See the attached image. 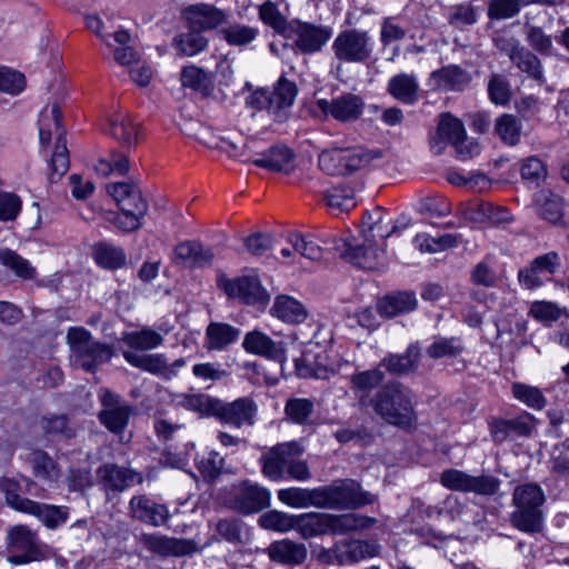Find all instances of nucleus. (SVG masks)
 <instances>
[{
  "instance_id": "nucleus-1",
  "label": "nucleus",
  "mask_w": 569,
  "mask_h": 569,
  "mask_svg": "<svg viewBox=\"0 0 569 569\" xmlns=\"http://www.w3.org/2000/svg\"><path fill=\"white\" fill-rule=\"evenodd\" d=\"M378 416L386 422L401 429H411L417 425L413 392L400 382L383 386L372 399Z\"/></svg>"
},
{
  "instance_id": "nucleus-2",
  "label": "nucleus",
  "mask_w": 569,
  "mask_h": 569,
  "mask_svg": "<svg viewBox=\"0 0 569 569\" xmlns=\"http://www.w3.org/2000/svg\"><path fill=\"white\" fill-rule=\"evenodd\" d=\"M546 496L540 486L525 483L517 486L512 495L515 510L510 515V521L515 528L526 533L541 531L543 526L542 505Z\"/></svg>"
},
{
  "instance_id": "nucleus-3",
  "label": "nucleus",
  "mask_w": 569,
  "mask_h": 569,
  "mask_svg": "<svg viewBox=\"0 0 569 569\" xmlns=\"http://www.w3.org/2000/svg\"><path fill=\"white\" fill-rule=\"evenodd\" d=\"M70 363L74 368L94 372L114 355L112 346L94 340L91 332L82 327H71L67 332Z\"/></svg>"
},
{
  "instance_id": "nucleus-4",
  "label": "nucleus",
  "mask_w": 569,
  "mask_h": 569,
  "mask_svg": "<svg viewBox=\"0 0 569 569\" xmlns=\"http://www.w3.org/2000/svg\"><path fill=\"white\" fill-rule=\"evenodd\" d=\"M57 134L56 148L51 157L50 180L61 178L69 169V151L67 148L66 130L61 124V111L58 103L50 109L44 108L39 117V140L42 146H48L52 133Z\"/></svg>"
},
{
  "instance_id": "nucleus-5",
  "label": "nucleus",
  "mask_w": 569,
  "mask_h": 569,
  "mask_svg": "<svg viewBox=\"0 0 569 569\" xmlns=\"http://www.w3.org/2000/svg\"><path fill=\"white\" fill-rule=\"evenodd\" d=\"M429 144L435 154H441L450 144L460 160L472 158L479 153V144L467 140L463 123L449 113L440 116L437 131L430 137Z\"/></svg>"
},
{
  "instance_id": "nucleus-6",
  "label": "nucleus",
  "mask_w": 569,
  "mask_h": 569,
  "mask_svg": "<svg viewBox=\"0 0 569 569\" xmlns=\"http://www.w3.org/2000/svg\"><path fill=\"white\" fill-rule=\"evenodd\" d=\"M319 496L320 508L323 509H356L376 500L375 495L362 490L357 481L350 479L319 487Z\"/></svg>"
},
{
  "instance_id": "nucleus-7",
  "label": "nucleus",
  "mask_w": 569,
  "mask_h": 569,
  "mask_svg": "<svg viewBox=\"0 0 569 569\" xmlns=\"http://www.w3.org/2000/svg\"><path fill=\"white\" fill-rule=\"evenodd\" d=\"M372 159V153L361 147H332L319 153L318 166L328 174L339 176L360 170L369 164Z\"/></svg>"
},
{
  "instance_id": "nucleus-8",
  "label": "nucleus",
  "mask_w": 569,
  "mask_h": 569,
  "mask_svg": "<svg viewBox=\"0 0 569 569\" xmlns=\"http://www.w3.org/2000/svg\"><path fill=\"white\" fill-rule=\"evenodd\" d=\"M373 47V39L368 31L353 28L340 31L332 42L335 58L345 63L367 61Z\"/></svg>"
},
{
  "instance_id": "nucleus-9",
  "label": "nucleus",
  "mask_w": 569,
  "mask_h": 569,
  "mask_svg": "<svg viewBox=\"0 0 569 569\" xmlns=\"http://www.w3.org/2000/svg\"><path fill=\"white\" fill-rule=\"evenodd\" d=\"M303 448L297 441H287L267 448L259 458L261 473L271 481H282L286 479L291 459L301 457Z\"/></svg>"
},
{
  "instance_id": "nucleus-10",
  "label": "nucleus",
  "mask_w": 569,
  "mask_h": 569,
  "mask_svg": "<svg viewBox=\"0 0 569 569\" xmlns=\"http://www.w3.org/2000/svg\"><path fill=\"white\" fill-rule=\"evenodd\" d=\"M440 483L452 491L492 496L500 487V481L492 476H471L462 470L448 469L440 476Z\"/></svg>"
},
{
  "instance_id": "nucleus-11",
  "label": "nucleus",
  "mask_w": 569,
  "mask_h": 569,
  "mask_svg": "<svg viewBox=\"0 0 569 569\" xmlns=\"http://www.w3.org/2000/svg\"><path fill=\"white\" fill-rule=\"evenodd\" d=\"M8 546L21 555L8 557V561L12 565H26L32 561L43 559L44 555L41 550L37 531L26 525H17L8 530Z\"/></svg>"
},
{
  "instance_id": "nucleus-12",
  "label": "nucleus",
  "mask_w": 569,
  "mask_h": 569,
  "mask_svg": "<svg viewBox=\"0 0 569 569\" xmlns=\"http://www.w3.org/2000/svg\"><path fill=\"white\" fill-rule=\"evenodd\" d=\"M271 492L257 482L249 480L233 487L230 507L241 513L259 512L270 505Z\"/></svg>"
},
{
  "instance_id": "nucleus-13",
  "label": "nucleus",
  "mask_w": 569,
  "mask_h": 569,
  "mask_svg": "<svg viewBox=\"0 0 569 569\" xmlns=\"http://www.w3.org/2000/svg\"><path fill=\"white\" fill-rule=\"evenodd\" d=\"M345 247L342 253L345 259L361 268L375 270L386 263L385 240L378 237H371L370 242L363 239L362 243L357 244L346 241Z\"/></svg>"
},
{
  "instance_id": "nucleus-14",
  "label": "nucleus",
  "mask_w": 569,
  "mask_h": 569,
  "mask_svg": "<svg viewBox=\"0 0 569 569\" xmlns=\"http://www.w3.org/2000/svg\"><path fill=\"white\" fill-rule=\"evenodd\" d=\"M316 104L326 117H331L339 122L358 120L365 108L363 99L350 92L340 94L331 100L319 99Z\"/></svg>"
},
{
  "instance_id": "nucleus-15",
  "label": "nucleus",
  "mask_w": 569,
  "mask_h": 569,
  "mask_svg": "<svg viewBox=\"0 0 569 569\" xmlns=\"http://www.w3.org/2000/svg\"><path fill=\"white\" fill-rule=\"evenodd\" d=\"M258 406L249 397L238 398L231 402L218 400L214 417L222 423L241 428L256 422Z\"/></svg>"
},
{
  "instance_id": "nucleus-16",
  "label": "nucleus",
  "mask_w": 569,
  "mask_h": 569,
  "mask_svg": "<svg viewBox=\"0 0 569 569\" xmlns=\"http://www.w3.org/2000/svg\"><path fill=\"white\" fill-rule=\"evenodd\" d=\"M182 17L192 30L200 32L214 30L228 21V13L211 3H194L182 10Z\"/></svg>"
},
{
  "instance_id": "nucleus-17",
  "label": "nucleus",
  "mask_w": 569,
  "mask_h": 569,
  "mask_svg": "<svg viewBox=\"0 0 569 569\" xmlns=\"http://www.w3.org/2000/svg\"><path fill=\"white\" fill-rule=\"evenodd\" d=\"M113 41L109 47L112 50L114 61L128 69L130 78L138 86H142V67L140 63V54L129 43L131 36L127 30H118L112 34Z\"/></svg>"
},
{
  "instance_id": "nucleus-18",
  "label": "nucleus",
  "mask_w": 569,
  "mask_h": 569,
  "mask_svg": "<svg viewBox=\"0 0 569 569\" xmlns=\"http://www.w3.org/2000/svg\"><path fill=\"white\" fill-rule=\"evenodd\" d=\"M496 47L508 54L510 60L523 72L530 77L539 79L542 74L540 60L528 49H526L519 40L510 38H497Z\"/></svg>"
},
{
  "instance_id": "nucleus-19",
  "label": "nucleus",
  "mask_w": 569,
  "mask_h": 569,
  "mask_svg": "<svg viewBox=\"0 0 569 569\" xmlns=\"http://www.w3.org/2000/svg\"><path fill=\"white\" fill-rule=\"evenodd\" d=\"M158 399L164 403H173L201 416H213L217 408V399L203 393H172L167 388H159Z\"/></svg>"
},
{
  "instance_id": "nucleus-20",
  "label": "nucleus",
  "mask_w": 569,
  "mask_h": 569,
  "mask_svg": "<svg viewBox=\"0 0 569 569\" xmlns=\"http://www.w3.org/2000/svg\"><path fill=\"white\" fill-rule=\"evenodd\" d=\"M223 288L230 298L239 299L247 305H264L269 299L267 291L256 276H243L228 280Z\"/></svg>"
},
{
  "instance_id": "nucleus-21",
  "label": "nucleus",
  "mask_w": 569,
  "mask_h": 569,
  "mask_svg": "<svg viewBox=\"0 0 569 569\" xmlns=\"http://www.w3.org/2000/svg\"><path fill=\"white\" fill-rule=\"evenodd\" d=\"M242 347L248 353L264 357L273 361L283 362L286 359L283 342L274 341L268 335L258 330L246 333Z\"/></svg>"
},
{
  "instance_id": "nucleus-22",
  "label": "nucleus",
  "mask_w": 569,
  "mask_h": 569,
  "mask_svg": "<svg viewBox=\"0 0 569 569\" xmlns=\"http://www.w3.org/2000/svg\"><path fill=\"white\" fill-rule=\"evenodd\" d=\"M137 475L131 470L113 463H106L97 470V482L109 496L126 490L136 480Z\"/></svg>"
},
{
  "instance_id": "nucleus-23",
  "label": "nucleus",
  "mask_w": 569,
  "mask_h": 569,
  "mask_svg": "<svg viewBox=\"0 0 569 569\" xmlns=\"http://www.w3.org/2000/svg\"><path fill=\"white\" fill-rule=\"evenodd\" d=\"M295 530L303 539L328 533L335 535V515L321 512L296 515Z\"/></svg>"
},
{
  "instance_id": "nucleus-24",
  "label": "nucleus",
  "mask_w": 569,
  "mask_h": 569,
  "mask_svg": "<svg viewBox=\"0 0 569 569\" xmlns=\"http://www.w3.org/2000/svg\"><path fill=\"white\" fill-rule=\"evenodd\" d=\"M296 46L303 53H313L319 50L331 38V29L311 23H300L296 30Z\"/></svg>"
},
{
  "instance_id": "nucleus-25",
  "label": "nucleus",
  "mask_w": 569,
  "mask_h": 569,
  "mask_svg": "<svg viewBox=\"0 0 569 569\" xmlns=\"http://www.w3.org/2000/svg\"><path fill=\"white\" fill-rule=\"evenodd\" d=\"M164 202L162 199L156 202V211L149 214L148 229L149 233H158L160 236L158 242L161 248L166 247L168 236L174 230L179 218L178 213L173 209L167 208Z\"/></svg>"
},
{
  "instance_id": "nucleus-26",
  "label": "nucleus",
  "mask_w": 569,
  "mask_h": 569,
  "mask_svg": "<svg viewBox=\"0 0 569 569\" xmlns=\"http://www.w3.org/2000/svg\"><path fill=\"white\" fill-rule=\"evenodd\" d=\"M213 259V252L209 248H204L197 241H183L176 246L173 251V261L176 263L203 267Z\"/></svg>"
},
{
  "instance_id": "nucleus-27",
  "label": "nucleus",
  "mask_w": 569,
  "mask_h": 569,
  "mask_svg": "<svg viewBox=\"0 0 569 569\" xmlns=\"http://www.w3.org/2000/svg\"><path fill=\"white\" fill-rule=\"evenodd\" d=\"M277 497L281 503L290 508H320L319 487L311 489L301 487L282 488L277 491Z\"/></svg>"
},
{
  "instance_id": "nucleus-28",
  "label": "nucleus",
  "mask_w": 569,
  "mask_h": 569,
  "mask_svg": "<svg viewBox=\"0 0 569 569\" xmlns=\"http://www.w3.org/2000/svg\"><path fill=\"white\" fill-rule=\"evenodd\" d=\"M144 546L161 556H184L192 553L196 549V545L190 540L156 535L144 536Z\"/></svg>"
},
{
  "instance_id": "nucleus-29",
  "label": "nucleus",
  "mask_w": 569,
  "mask_h": 569,
  "mask_svg": "<svg viewBox=\"0 0 569 569\" xmlns=\"http://www.w3.org/2000/svg\"><path fill=\"white\" fill-rule=\"evenodd\" d=\"M23 513L36 517L49 529H56L68 520L69 509L62 506L40 503L31 500L27 503Z\"/></svg>"
},
{
  "instance_id": "nucleus-30",
  "label": "nucleus",
  "mask_w": 569,
  "mask_h": 569,
  "mask_svg": "<svg viewBox=\"0 0 569 569\" xmlns=\"http://www.w3.org/2000/svg\"><path fill=\"white\" fill-rule=\"evenodd\" d=\"M387 90L398 101L412 104L418 100L419 82L412 73H399L389 79Z\"/></svg>"
},
{
  "instance_id": "nucleus-31",
  "label": "nucleus",
  "mask_w": 569,
  "mask_h": 569,
  "mask_svg": "<svg viewBox=\"0 0 569 569\" xmlns=\"http://www.w3.org/2000/svg\"><path fill=\"white\" fill-rule=\"evenodd\" d=\"M418 306V300L413 292H398L386 296L378 302V312L381 317L392 318L398 315L413 311Z\"/></svg>"
},
{
  "instance_id": "nucleus-32",
  "label": "nucleus",
  "mask_w": 569,
  "mask_h": 569,
  "mask_svg": "<svg viewBox=\"0 0 569 569\" xmlns=\"http://www.w3.org/2000/svg\"><path fill=\"white\" fill-rule=\"evenodd\" d=\"M533 206L538 216L550 223H558L562 219L563 200L549 190L538 191L533 198Z\"/></svg>"
},
{
  "instance_id": "nucleus-33",
  "label": "nucleus",
  "mask_w": 569,
  "mask_h": 569,
  "mask_svg": "<svg viewBox=\"0 0 569 569\" xmlns=\"http://www.w3.org/2000/svg\"><path fill=\"white\" fill-rule=\"evenodd\" d=\"M268 555L271 560L280 563L299 565L307 558V548L302 543L283 539L271 543L268 548Z\"/></svg>"
},
{
  "instance_id": "nucleus-34",
  "label": "nucleus",
  "mask_w": 569,
  "mask_h": 569,
  "mask_svg": "<svg viewBox=\"0 0 569 569\" xmlns=\"http://www.w3.org/2000/svg\"><path fill=\"white\" fill-rule=\"evenodd\" d=\"M271 315L286 323H301L307 318V309L296 298L281 295L276 297Z\"/></svg>"
},
{
  "instance_id": "nucleus-35",
  "label": "nucleus",
  "mask_w": 569,
  "mask_h": 569,
  "mask_svg": "<svg viewBox=\"0 0 569 569\" xmlns=\"http://www.w3.org/2000/svg\"><path fill=\"white\" fill-rule=\"evenodd\" d=\"M240 337V329L224 322H211L206 330L207 349L221 351L234 343Z\"/></svg>"
},
{
  "instance_id": "nucleus-36",
  "label": "nucleus",
  "mask_w": 569,
  "mask_h": 569,
  "mask_svg": "<svg viewBox=\"0 0 569 569\" xmlns=\"http://www.w3.org/2000/svg\"><path fill=\"white\" fill-rule=\"evenodd\" d=\"M186 363L184 358H178L170 362L162 353L144 355V371L163 380L176 378Z\"/></svg>"
},
{
  "instance_id": "nucleus-37",
  "label": "nucleus",
  "mask_w": 569,
  "mask_h": 569,
  "mask_svg": "<svg viewBox=\"0 0 569 569\" xmlns=\"http://www.w3.org/2000/svg\"><path fill=\"white\" fill-rule=\"evenodd\" d=\"M107 192L114 199L119 208L140 209L142 191L138 183H110L107 186Z\"/></svg>"
},
{
  "instance_id": "nucleus-38",
  "label": "nucleus",
  "mask_w": 569,
  "mask_h": 569,
  "mask_svg": "<svg viewBox=\"0 0 569 569\" xmlns=\"http://www.w3.org/2000/svg\"><path fill=\"white\" fill-rule=\"evenodd\" d=\"M420 348L410 345L402 355H389L385 357L379 367L386 368L390 373L403 375L415 370L418 366Z\"/></svg>"
},
{
  "instance_id": "nucleus-39",
  "label": "nucleus",
  "mask_w": 569,
  "mask_h": 569,
  "mask_svg": "<svg viewBox=\"0 0 569 569\" xmlns=\"http://www.w3.org/2000/svg\"><path fill=\"white\" fill-rule=\"evenodd\" d=\"M431 78L443 90H462L470 80L468 73L455 64L433 71Z\"/></svg>"
},
{
  "instance_id": "nucleus-40",
  "label": "nucleus",
  "mask_w": 569,
  "mask_h": 569,
  "mask_svg": "<svg viewBox=\"0 0 569 569\" xmlns=\"http://www.w3.org/2000/svg\"><path fill=\"white\" fill-rule=\"evenodd\" d=\"M293 158L292 151L286 146H274L261 154V157L251 160L260 168L271 171H283L288 168Z\"/></svg>"
},
{
  "instance_id": "nucleus-41",
  "label": "nucleus",
  "mask_w": 569,
  "mask_h": 569,
  "mask_svg": "<svg viewBox=\"0 0 569 569\" xmlns=\"http://www.w3.org/2000/svg\"><path fill=\"white\" fill-rule=\"evenodd\" d=\"M93 258L98 266L114 270L126 263V253L120 247L109 242H99L93 247Z\"/></svg>"
},
{
  "instance_id": "nucleus-42",
  "label": "nucleus",
  "mask_w": 569,
  "mask_h": 569,
  "mask_svg": "<svg viewBox=\"0 0 569 569\" xmlns=\"http://www.w3.org/2000/svg\"><path fill=\"white\" fill-rule=\"evenodd\" d=\"M223 40L231 47L246 48L259 36V29L243 23H233L220 30Z\"/></svg>"
},
{
  "instance_id": "nucleus-43",
  "label": "nucleus",
  "mask_w": 569,
  "mask_h": 569,
  "mask_svg": "<svg viewBox=\"0 0 569 569\" xmlns=\"http://www.w3.org/2000/svg\"><path fill=\"white\" fill-rule=\"evenodd\" d=\"M383 211L381 208H376L373 211L366 212L362 217V231L361 236L366 242L371 241V237H378L380 240H386L396 232L397 227H392L390 231L383 230Z\"/></svg>"
},
{
  "instance_id": "nucleus-44",
  "label": "nucleus",
  "mask_w": 569,
  "mask_h": 569,
  "mask_svg": "<svg viewBox=\"0 0 569 569\" xmlns=\"http://www.w3.org/2000/svg\"><path fill=\"white\" fill-rule=\"evenodd\" d=\"M180 81L183 87L202 93H208L212 89L211 73L194 64L187 66L182 69Z\"/></svg>"
},
{
  "instance_id": "nucleus-45",
  "label": "nucleus",
  "mask_w": 569,
  "mask_h": 569,
  "mask_svg": "<svg viewBox=\"0 0 569 569\" xmlns=\"http://www.w3.org/2000/svg\"><path fill=\"white\" fill-rule=\"evenodd\" d=\"M376 522L375 518L358 513L335 515V535L363 531L373 527Z\"/></svg>"
},
{
  "instance_id": "nucleus-46",
  "label": "nucleus",
  "mask_w": 569,
  "mask_h": 569,
  "mask_svg": "<svg viewBox=\"0 0 569 569\" xmlns=\"http://www.w3.org/2000/svg\"><path fill=\"white\" fill-rule=\"evenodd\" d=\"M0 262L23 280L34 279L37 274L36 268L27 259L8 248L0 249Z\"/></svg>"
},
{
  "instance_id": "nucleus-47",
  "label": "nucleus",
  "mask_w": 569,
  "mask_h": 569,
  "mask_svg": "<svg viewBox=\"0 0 569 569\" xmlns=\"http://www.w3.org/2000/svg\"><path fill=\"white\" fill-rule=\"evenodd\" d=\"M118 350L133 367H142V332L124 335L118 341Z\"/></svg>"
},
{
  "instance_id": "nucleus-48",
  "label": "nucleus",
  "mask_w": 569,
  "mask_h": 569,
  "mask_svg": "<svg viewBox=\"0 0 569 569\" xmlns=\"http://www.w3.org/2000/svg\"><path fill=\"white\" fill-rule=\"evenodd\" d=\"M177 50L187 57L196 56L207 49L209 40L197 30L179 34L174 39Z\"/></svg>"
},
{
  "instance_id": "nucleus-49",
  "label": "nucleus",
  "mask_w": 569,
  "mask_h": 569,
  "mask_svg": "<svg viewBox=\"0 0 569 569\" xmlns=\"http://www.w3.org/2000/svg\"><path fill=\"white\" fill-rule=\"evenodd\" d=\"M331 209L348 211L356 207L355 191L348 186H336L327 190L325 196Z\"/></svg>"
},
{
  "instance_id": "nucleus-50",
  "label": "nucleus",
  "mask_w": 569,
  "mask_h": 569,
  "mask_svg": "<svg viewBox=\"0 0 569 569\" xmlns=\"http://www.w3.org/2000/svg\"><path fill=\"white\" fill-rule=\"evenodd\" d=\"M0 491L4 495L7 505L19 512H24L27 503L31 501V499L20 496L22 483L14 479L0 478Z\"/></svg>"
},
{
  "instance_id": "nucleus-51",
  "label": "nucleus",
  "mask_w": 569,
  "mask_h": 569,
  "mask_svg": "<svg viewBox=\"0 0 569 569\" xmlns=\"http://www.w3.org/2000/svg\"><path fill=\"white\" fill-rule=\"evenodd\" d=\"M297 92V87L292 81L280 78L271 92L273 113L276 114L282 109L289 108L293 103Z\"/></svg>"
},
{
  "instance_id": "nucleus-52",
  "label": "nucleus",
  "mask_w": 569,
  "mask_h": 569,
  "mask_svg": "<svg viewBox=\"0 0 569 569\" xmlns=\"http://www.w3.org/2000/svg\"><path fill=\"white\" fill-rule=\"evenodd\" d=\"M296 515H290L279 510H271L259 518V525L263 529L287 532L295 530Z\"/></svg>"
},
{
  "instance_id": "nucleus-53",
  "label": "nucleus",
  "mask_w": 569,
  "mask_h": 569,
  "mask_svg": "<svg viewBox=\"0 0 569 569\" xmlns=\"http://www.w3.org/2000/svg\"><path fill=\"white\" fill-rule=\"evenodd\" d=\"M447 20L457 29L472 26L478 21V10L470 3H460L449 8Z\"/></svg>"
},
{
  "instance_id": "nucleus-54",
  "label": "nucleus",
  "mask_w": 569,
  "mask_h": 569,
  "mask_svg": "<svg viewBox=\"0 0 569 569\" xmlns=\"http://www.w3.org/2000/svg\"><path fill=\"white\" fill-rule=\"evenodd\" d=\"M496 132L505 143L515 146L520 140L521 122L516 116L503 114L497 119Z\"/></svg>"
},
{
  "instance_id": "nucleus-55",
  "label": "nucleus",
  "mask_w": 569,
  "mask_h": 569,
  "mask_svg": "<svg viewBox=\"0 0 569 569\" xmlns=\"http://www.w3.org/2000/svg\"><path fill=\"white\" fill-rule=\"evenodd\" d=\"M315 405L310 399L292 398L284 406L287 418L297 425H306L312 415Z\"/></svg>"
},
{
  "instance_id": "nucleus-56",
  "label": "nucleus",
  "mask_w": 569,
  "mask_h": 569,
  "mask_svg": "<svg viewBox=\"0 0 569 569\" xmlns=\"http://www.w3.org/2000/svg\"><path fill=\"white\" fill-rule=\"evenodd\" d=\"M141 210L120 208V212L110 213L107 218L120 232L130 233L141 226Z\"/></svg>"
},
{
  "instance_id": "nucleus-57",
  "label": "nucleus",
  "mask_w": 569,
  "mask_h": 569,
  "mask_svg": "<svg viewBox=\"0 0 569 569\" xmlns=\"http://www.w3.org/2000/svg\"><path fill=\"white\" fill-rule=\"evenodd\" d=\"M383 378L385 375L380 368L361 371L351 377V388L362 397L376 388Z\"/></svg>"
},
{
  "instance_id": "nucleus-58",
  "label": "nucleus",
  "mask_w": 569,
  "mask_h": 569,
  "mask_svg": "<svg viewBox=\"0 0 569 569\" xmlns=\"http://www.w3.org/2000/svg\"><path fill=\"white\" fill-rule=\"evenodd\" d=\"M512 395L516 399L535 410H541L547 403L542 391L533 386L518 382L513 383Z\"/></svg>"
},
{
  "instance_id": "nucleus-59",
  "label": "nucleus",
  "mask_w": 569,
  "mask_h": 569,
  "mask_svg": "<svg viewBox=\"0 0 569 569\" xmlns=\"http://www.w3.org/2000/svg\"><path fill=\"white\" fill-rule=\"evenodd\" d=\"M260 20L278 33H283L287 29V19L280 12L278 6L272 1H266L258 8Z\"/></svg>"
},
{
  "instance_id": "nucleus-60",
  "label": "nucleus",
  "mask_w": 569,
  "mask_h": 569,
  "mask_svg": "<svg viewBox=\"0 0 569 569\" xmlns=\"http://www.w3.org/2000/svg\"><path fill=\"white\" fill-rule=\"evenodd\" d=\"M32 463L33 473L37 478L50 482L59 478L60 471L57 463L46 452H34Z\"/></svg>"
},
{
  "instance_id": "nucleus-61",
  "label": "nucleus",
  "mask_w": 569,
  "mask_h": 569,
  "mask_svg": "<svg viewBox=\"0 0 569 569\" xmlns=\"http://www.w3.org/2000/svg\"><path fill=\"white\" fill-rule=\"evenodd\" d=\"M526 40L539 53L551 54L553 49L551 36L547 34L540 27L527 23Z\"/></svg>"
},
{
  "instance_id": "nucleus-62",
  "label": "nucleus",
  "mask_w": 569,
  "mask_h": 569,
  "mask_svg": "<svg viewBox=\"0 0 569 569\" xmlns=\"http://www.w3.org/2000/svg\"><path fill=\"white\" fill-rule=\"evenodd\" d=\"M216 531L226 541L238 543L243 539L244 526L237 518H223L216 523Z\"/></svg>"
},
{
  "instance_id": "nucleus-63",
  "label": "nucleus",
  "mask_w": 569,
  "mask_h": 569,
  "mask_svg": "<svg viewBox=\"0 0 569 569\" xmlns=\"http://www.w3.org/2000/svg\"><path fill=\"white\" fill-rule=\"evenodd\" d=\"M520 11L517 0H490L487 14L491 20H507L518 16Z\"/></svg>"
},
{
  "instance_id": "nucleus-64",
  "label": "nucleus",
  "mask_w": 569,
  "mask_h": 569,
  "mask_svg": "<svg viewBox=\"0 0 569 569\" xmlns=\"http://www.w3.org/2000/svg\"><path fill=\"white\" fill-rule=\"evenodd\" d=\"M129 419V409L127 407H112L100 413L101 422L113 432L124 428Z\"/></svg>"
}]
</instances>
